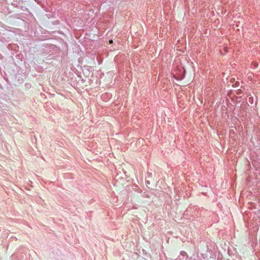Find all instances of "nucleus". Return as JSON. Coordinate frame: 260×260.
<instances>
[{"label": "nucleus", "mask_w": 260, "mask_h": 260, "mask_svg": "<svg viewBox=\"0 0 260 260\" xmlns=\"http://www.w3.org/2000/svg\"><path fill=\"white\" fill-rule=\"evenodd\" d=\"M10 38L8 35L5 33L2 34L0 32V41H5L8 42L9 41Z\"/></svg>", "instance_id": "nucleus-1"}, {"label": "nucleus", "mask_w": 260, "mask_h": 260, "mask_svg": "<svg viewBox=\"0 0 260 260\" xmlns=\"http://www.w3.org/2000/svg\"><path fill=\"white\" fill-rule=\"evenodd\" d=\"M240 85V83L238 81H237L234 84H233L232 86L233 87H238Z\"/></svg>", "instance_id": "nucleus-2"}, {"label": "nucleus", "mask_w": 260, "mask_h": 260, "mask_svg": "<svg viewBox=\"0 0 260 260\" xmlns=\"http://www.w3.org/2000/svg\"><path fill=\"white\" fill-rule=\"evenodd\" d=\"M180 254L181 255H182V256H185V255H187V253L185 251H181L180 252Z\"/></svg>", "instance_id": "nucleus-3"}, {"label": "nucleus", "mask_w": 260, "mask_h": 260, "mask_svg": "<svg viewBox=\"0 0 260 260\" xmlns=\"http://www.w3.org/2000/svg\"><path fill=\"white\" fill-rule=\"evenodd\" d=\"M11 5L15 8L18 7V5L16 3H12Z\"/></svg>", "instance_id": "nucleus-4"}, {"label": "nucleus", "mask_w": 260, "mask_h": 260, "mask_svg": "<svg viewBox=\"0 0 260 260\" xmlns=\"http://www.w3.org/2000/svg\"><path fill=\"white\" fill-rule=\"evenodd\" d=\"M235 78H232V79L230 80V82H231V83H233V82H234L235 81Z\"/></svg>", "instance_id": "nucleus-5"}, {"label": "nucleus", "mask_w": 260, "mask_h": 260, "mask_svg": "<svg viewBox=\"0 0 260 260\" xmlns=\"http://www.w3.org/2000/svg\"><path fill=\"white\" fill-rule=\"evenodd\" d=\"M113 40H109V43H110V44H112V43H113Z\"/></svg>", "instance_id": "nucleus-6"}, {"label": "nucleus", "mask_w": 260, "mask_h": 260, "mask_svg": "<svg viewBox=\"0 0 260 260\" xmlns=\"http://www.w3.org/2000/svg\"><path fill=\"white\" fill-rule=\"evenodd\" d=\"M242 92L241 90H239L238 92H237V94H239L241 92Z\"/></svg>", "instance_id": "nucleus-7"}, {"label": "nucleus", "mask_w": 260, "mask_h": 260, "mask_svg": "<svg viewBox=\"0 0 260 260\" xmlns=\"http://www.w3.org/2000/svg\"><path fill=\"white\" fill-rule=\"evenodd\" d=\"M146 183L147 184H150V182L149 181H146Z\"/></svg>", "instance_id": "nucleus-8"}, {"label": "nucleus", "mask_w": 260, "mask_h": 260, "mask_svg": "<svg viewBox=\"0 0 260 260\" xmlns=\"http://www.w3.org/2000/svg\"><path fill=\"white\" fill-rule=\"evenodd\" d=\"M257 66H258V63H256V64H255V66H254V67H255V68H257Z\"/></svg>", "instance_id": "nucleus-9"}]
</instances>
